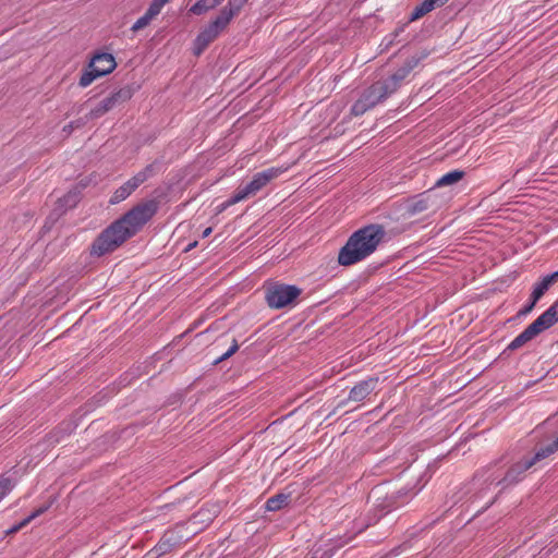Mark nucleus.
<instances>
[{
    "mask_svg": "<svg viewBox=\"0 0 558 558\" xmlns=\"http://www.w3.org/2000/svg\"><path fill=\"white\" fill-rule=\"evenodd\" d=\"M153 201L140 204L122 218L104 230L92 245V254L102 256L116 250L126 239L133 236L156 213Z\"/></svg>",
    "mask_w": 558,
    "mask_h": 558,
    "instance_id": "f257e3e1",
    "label": "nucleus"
},
{
    "mask_svg": "<svg viewBox=\"0 0 558 558\" xmlns=\"http://www.w3.org/2000/svg\"><path fill=\"white\" fill-rule=\"evenodd\" d=\"M385 228L380 225H368L353 232L338 254L341 266L357 264L371 256L384 241Z\"/></svg>",
    "mask_w": 558,
    "mask_h": 558,
    "instance_id": "f03ea898",
    "label": "nucleus"
},
{
    "mask_svg": "<svg viewBox=\"0 0 558 558\" xmlns=\"http://www.w3.org/2000/svg\"><path fill=\"white\" fill-rule=\"evenodd\" d=\"M245 0H229L228 4L220 11L219 15L206 26L194 40V53L201 54L208 45L228 26L231 20L238 14Z\"/></svg>",
    "mask_w": 558,
    "mask_h": 558,
    "instance_id": "7ed1b4c3",
    "label": "nucleus"
},
{
    "mask_svg": "<svg viewBox=\"0 0 558 558\" xmlns=\"http://www.w3.org/2000/svg\"><path fill=\"white\" fill-rule=\"evenodd\" d=\"M284 170L281 167H270L255 173L247 183L240 185L232 196L220 205V210L255 196L272 180L280 177Z\"/></svg>",
    "mask_w": 558,
    "mask_h": 558,
    "instance_id": "20e7f679",
    "label": "nucleus"
},
{
    "mask_svg": "<svg viewBox=\"0 0 558 558\" xmlns=\"http://www.w3.org/2000/svg\"><path fill=\"white\" fill-rule=\"evenodd\" d=\"M558 450V438L550 445H548L545 448L539 449L533 459L524 460L523 462H518L513 464L505 475V477L498 483L501 484L502 487L515 484L521 480V475L524 471L530 469L533 464H535L537 461L547 458L551 453L556 452Z\"/></svg>",
    "mask_w": 558,
    "mask_h": 558,
    "instance_id": "39448f33",
    "label": "nucleus"
},
{
    "mask_svg": "<svg viewBox=\"0 0 558 558\" xmlns=\"http://www.w3.org/2000/svg\"><path fill=\"white\" fill-rule=\"evenodd\" d=\"M389 95L390 94L384 83L377 82L362 94V96L352 106L351 111L354 116H362Z\"/></svg>",
    "mask_w": 558,
    "mask_h": 558,
    "instance_id": "423d86ee",
    "label": "nucleus"
},
{
    "mask_svg": "<svg viewBox=\"0 0 558 558\" xmlns=\"http://www.w3.org/2000/svg\"><path fill=\"white\" fill-rule=\"evenodd\" d=\"M300 294L301 290L295 286L275 283L267 288L266 301L271 308H282L291 304Z\"/></svg>",
    "mask_w": 558,
    "mask_h": 558,
    "instance_id": "0eeeda50",
    "label": "nucleus"
},
{
    "mask_svg": "<svg viewBox=\"0 0 558 558\" xmlns=\"http://www.w3.org/2000/svg\"><path fill=\"white\" fill-rule=\"evenodd\" d=\"M558 322V299L541 315L538 316L531 325H529L521 335L524 338V341L527 343L536 336H538L542 331L550 328Z\"/></svg>",
    "mask_w": 558,
    "mask_h": 558,
    "instance_id": "6e6552de",
    "label": "nucleus"
},
{
    "mask_svg": "<svg viewBox=\"0 0 558 558\" xmlns=\"http://www.w3.org/2000/svg\"><path fill=\"white\" fill-rule=\"evenodd\" d=\"M558 322V299L541 315L538 316L531 325H529L521 335L524 338V341L527 343L536 336H538L542 331L550 328Z\"/></svg>",
    "mask_w": 558,
    "mask_h": 558,
    "instance_id": "1a4fd4ad",
    "label": "nucleus"
},
{
    "mask_svg": "<svg viewBox=\"0 0 558 558\" xmlns=\"http://www.w3.org/2000/svg\"><path fill=\"white\" fill-rule=\"evenodd\" d=\"M153 174V166L149 165L123 185L116 190L110 198L111 204H118L128 198L142 183H144Z\"/></svg>",
    "mask_w": 558,
    "mask_h": 558,
    "instance_id": "9d476101",
    "label": "nucleus"
},
{
    "mask_svg": "<svg viewBox=\"0 0 558 558\" xmlns=\"http://www.w3.org/2000/svg\"><path fill=\"white\" fill-rule=\"evenodd\" d=\"M377 385V377H369L362 380L351 389L349 399L355 402L363 401L376 389Z\"/></svg>",
    "mask_w": 558,
    "mask_h": 558,
    "instance_id": "9b49d317",
    "label": "nucleus"
},
{
    "mask_svg": "<svg viewBox=\"0 0 558 558\" xmlns=\"http://www.w3.org/2000/svg\"><path fill=\"white\" fill-rule=\"evenodd\" d=\"M89 68L96 72V75L104 76L112 72L116 68V61L110 53H100L93 58Z\"/></svg>",
    "mask_w": 558,
    "mask_h": 558,
    "instance_id": "f8f14e48",
    "label": "nucleus"
},
{
    "mask_svg": "<svg viewBox=\"0 0 558 558\" xmlns=\"http://www.w3.org/2000/svg\"><path fill=\"white\" fill-rule=\"evenodd\" d=\"M412 69V64L407 63L399 68L390 77L383 81L384 85L387 87L390 95L399 88L401 82L408 77Z\"/></svg>",
    "mask_w": 558,
    "mask_h": 558,
    "instance_id": "ddd939ff",
    "label": "nucleus"
},
{
    "mask_svg": "<svg viewBox=\"0 0 558 558\" xmlns=\"http://www.w3.org/2000/svg\"><path fill=\"white\" fill-rule=\"evenodd\" d=\"M557 280H558V271H555L550 275L543 277L542 280L534 286V289L531 293L533 301L538 302L539 299L549 289V287Z\"/></svg>",
    "mask_w": 558,
    "mask_h": 558,
    "instance_id": "4468645a",
    "label": "nucleus"
},
{
    "mask_svg": "<svg viewBox=\"0 0 558 558\" xmlns=\"http://www.w3.org/2000/svg\"><path fill=\"white\" fill-rule=\"evenodd\" d=\"M116 106L111 98L108 96L104 98L101 101H99L95 108L90 110L89 118L90 119H97L113 109Z\"/></svg>",
    "mask_w": 558,
    "mask_h": 558,
    "instance_id": "2eb2a0df",
    "label": "nucleus"
},
{
    "mask_svg": "<svg viewBox=\"0 0 558 558\" xmlns=\"http://www.w3.org/2000/svg\"><path fill=\"white\" fill-rule=\"evenodd\" d=\"M463 175H464L463 171L453 170V171L448 172V173L444 174L442 177H440L436 181L435 186L441 187V186L456 184L463 178Z\"/></svg>",
    "mask_w": 558,
    "mask_h": 558,
    "instance_id": "dca6fc26",
    "label": "nucleus"
},
{
    "mask_svg": "<svg viewBox=\"0 0 558 558\" xmlns=\"http://www.w3.org/2000/svg\"><path fill=\"white\" fill-rule=\"evenodd\" d=\"M289 495L286 494H278L274 497H270L266 501V509L268 511H277L280 510L283 506L288 504Z\"/></svg>",
    "mask_w": 558,
    "mask_h": 558,
    "instance_id": "f3484780",
    "label": "nucleus"
},
{
    "mask_svg": "<svg viewBox=\"0 0 558 558\" xmlns=\"http://www.w3.org/2000/svg\"><path fill=\"white\" fill-rule=\"evenodd\" d=\"M435 8L432 4V1L424 0L420 5H417L410 15V21H416L423 17L425 14L433 11Z\"/></svg>",
    "mask_w": 558,
    "mask_h": 558,
    "instance_id": "a211bd4d",
    "label": "nucleus"
},
{
    "mask_svg": "<svg viewBox=\"0 0 558 558\" xmlns=\"http://www.w3.org/2000/svg\"><path fill=\"white\" fill-rule=\"evenodd\" d=\"M215 8L216 5L213 0H198L190 8V12L195 15H202Z\"/></svg>",
    "mask_w": 558,
    "mask_h": 558,
    "instance_id": "6ab92c4d",
    "label": "nucleus"
},
{
    "mask_svg": "<svg viewBox=\"0 0 558 558\" xmlns=\"http://www.w3.org/2000/svg\"><path fill=\"white\" fill-rule=\"evenodd\" d=\"M133 95V90L130 86H125L120 88L118 92L113 93L109 97L113 101L114 106L129 100Z\"/></svg>",
    "mask_w": 558,
    "mask_h": 558,
    "instance_id": "aec40b11",
    "label": "nucleus"
},
{
    "mask_svg": "<svg viewBox=\"0 0 558 558\" xmlns=\"http://www.w3.org/2000/svg\"><path fill=\"white\" fill-rule=\"evenodd\" d=\"M48 509V507H40L38 508L37 510H35L34 512H32L27 518H25L19 525H15L11 529L10 532H16L19 531L20 529H22L23 526L27 525L31 521H33L35 518L39 517L40 514H43L46 510Z\"/></svg>",
    "mask_w": 558,
    "mask_h": 558,
    "instance_id": "412c9836",
    "label": "nucleus"
},
{
    "mask_svg": "<svg viewBox=\"0 0 558 558\" xmlns=\"http://www.w3.org/2000/svg\"><path fill=\"white\" fill-rule=\"evenodd\" d=\"M97 77H100V75H96V72L93 70V68H89L88 71L82 74L80 78V86L87 87L89 86Z\"/></svg>",
    "mask_w": 558,
    "mask_h": 558,
    "instance_id": "4be33fe9",
    "label": "nucleus"
},
{
    "mask_svg": "<svg viewBox=\"0 0 558 558\" xmlns=\"http://www.w3.org/2000/svg\"><path fill=\"white\" fill-rule=\"evenodd\" d=\"M154 20L153 16L148 15L146 12L143 16H141L132 26L133 32H137L140 29L145 28L150 24V22Z\"/></svg>",
    "mask_w": 558,
    "mask_h": 558,
    "instance_id": "5701e85b",
    "label": "nucleus"
},
{
    "mask_svg": "<svg viewBox=\"0 0 558 558\" xmlns=\"http://www.w3.org/2000/svg\"><path fill=\"white\" fill-rule=\"evenodd\" d=\"M13 483L10 478H0V500L12 489Z\"/></svg>",
    "mask_w": 558,
    "mask_h": 558,
    "instance_id": "b1692460",
    "label": "nucleus"
},
{
    "mask_svg": "<svg viewBox=\"0 0 558 558\" xmlns=\"http://www.w3.org/2000/svg\"><path fill=\"white\" fill-rule=\"evenodd\" d=\"M163 5L165 4L161 2V0H153L146 12L148 13V15L155 19L160 13Z\"/></svg>",
    "mask_w": 558,
    "mask_h": 558,
    "instance_id": "393cba45",
    "label": "nucleus"
},
{
    "mask_svg": "<svg viewBox=\"0 0 558 558\" xmlns=\"http://www.w3.org/2000/svg\"><path fill=\"white\" fill-rule=\"evenodd\" d=\"M526 342L524 341V338L523 336L520 333L509 344H508V350H517L521 347H523Z\"/></svg>",
    "mask_w": 558,
    "mask_h": 558,
    "instance_id": "a878e982",
    "label": "nucleus"
},
{
    "mask_svg": "<svg viewBox=\"0 0 558 558\" xmlns=\"http://www.w3.org/2000/svg\"><path fill=\"white\" fill-rule=\"evenodd\" d=\"M537 302H534L533 301V298L531 296L530 298V302L529 304H526L522 310H520L519 312V315H526L529 314L530 312H532V310L534 308V306L536 305Z\"/></svg>",
    "mask_w": 558,
    "mask_h": 558,
    "instance_id": "bb28decb",
    "label": "nucleus"
},
{
    "mask_svg": "<svg viewBox=\"0 0 558 558\" xmlns=\"http://www.w3.org/2000/svg\"><path fill=\"white\" fill-rule=\"evenodd\" d=\"M238 348H239L238 344L233 343L229 348V350L222 354V356L219 359V361L226 360V359L230 357L231 355H233L236 352Z\"/></svg>",
    "mask_w": 558,
    "mask_h": 558,
    "instance_id": "cd10ccee",
    "label": "nucleus"
},
{
    "mask_svg": "<svg viewBox=\"0 0 558 558\" xmlns=\"http://www.w3.org/2000/svg\"><path fill=\"white\" fill-rule=\"evenodd\" d=\"M427 209V203L424 201V199H421V201H417L414 205H413V210L414 211H423Z\"/></svg>",
    "mask_w": 558,
    "mask_h": 558,
    "instance_id": "c85d7f7f",
    "label": "nucleus"
},
{
    "mask_svg": "<svg viewBox=\"0 0 558 558\" xmlns=\"http://www.w3.org/2000/svg\"><path fill=\"white\" fill-rule=\"evenodd\" d=\"M211 232H213V228H211V227L206 228V229L203 231V233H202V238H203V239L207 238Z\"/></svg>",
    "mask_w": 558,
    "mask_h": 558,
    "instance_id": "c756f323",
    "label": "nucleus"
},
{
    "mask_svg": "<svg viewBox=\"0 0 558 558\" xmlns=\"http://www.w3.org/2000/svg\"><path fill=\"white\" fill-rule=\"evenodd\" d=\"M63 130H64V132L70 133L73 130V123L72 122L69 123L68 125L64 126Z\"/></svg>",
    "mask_w": 558,
    "mask_h": 558,
    "instance_id": "7c9ffc66",
    "label": "nucleus"
},
{
    "mask_svg": "<svg viewBox=\"0 0 558 558\" xmlns=\"http://www.w3.org/2000/svg\"><path fill=\"white\" fill-rule=\"evenodd\" d=\"M213 1H214L215 5L217 7V5H219L223 0H213Z\"/></svg>",
    "mask_w": 558,
    "mask_h": 558,
    "instance_id": "2f4dec72",
    "label": "nucleus"
},
{
    "mask_svg": "<svg viewBox=\"0 0 558 558\" xmlns=\"http://www.w3.org/2000/svg\"><path fill=\"white\" fill-rule=\"evenodd\" d=\"M169 1H170V0H161V2H162L163 4H166V3H167V2H169Z\"/></svg>",
    "mask_w": 558,
    "mask_h": 558,
    "instance_id": "473e14b6",
    "label": "nucleus"
}]
</instances>
